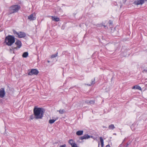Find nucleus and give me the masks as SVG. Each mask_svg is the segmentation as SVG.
Listing matches in <instances>:
<instances>
[{
  "label": "nucleus",
  "mask_w": 147,
  "mask_h": 147,
  "mask_svg": "<svg viewBox=\"0 0 147 147\" xmlns=\"http://www.w3.org/2000/svg\"><path fill=\"white\" fill-rule=\"evenodd\" d=\"M28 52H26L23 53L22 55V56L23 57L26 58L28 56Z\"/></svg>",
  "instance_id": "dca6fc26"
},
{
  "label": "nucleus",
  "mask_w": 147,
  "mask_h": 147,
  "mask_svg": "<svg viewBox=\"0 0 147 147\" xmlns=\"http://www.w3.org/2000/svg\"><path fill=\"white\" fill-rule=\"evenodd\" d=\"M18 10V5H15L11 6L9 8L10 13H12L17 11Z\"/></svg>",
  "instance_id": "7ed1b4c3"
},
{
  "label": "nucleus",
  "mask_w": 147,
  "mask_h": 147,
  "mask_svg": "<svg viewBox=\"0 0 147 147\" xmlns=\"http://www.w3.org/2000/svg\"><path fill=\"white\" fill-rule=\"evenodd\" d=\"M26 36V34L23 32H19V38H24Z\"/></svg>",
  "instance_id": "9d476101"
},
{
  "label": "nucleus",
  "mask_w": 147,
  "mask_h": 147,
  "mask_svg": "<svg viewBox=\"0 0 147 147\" xmlns=\"http://www.w3.org/2000/svg\"><path fill=\"white\" fill-rule=\"evenodd\" d=\"M99 143L98 144V147H99Z\"/></svg>",
  "instance_id": "72a5a7b5"
},
{
  "label": "nucleus",
  "mask_w": 147,
  "mask_h": 147,
  "mask_svg": "<svg viewBox=\"0 0 147 147\" xmlns=\"http://www.w3.org/2000/svg\"><path fill=\"white\" fill-rule=\"evenodd\" d=\"M100 26H104V28H107V26H106L104 24H103V23H102L100 24Z\"/></svg>",
  "instance_id": "a878e982"
},
{
  "label": "nucleus",
  "mask_w": 147,
  "mask_h": 147,
  "mask_svg": "<svg viewBox=\"0 0 147 147\" xmlns=\"http://www.w3.org/2000/svg\"><path fill=\"white\" fill-rule=\"evenodd\" d=\"M22 44L21 41L19 40V49L22 46Z\"/></svg>",
  "instance_id": "bb28decb"
},
{
  "label": "nucleus",
  "mask_w": 147,
  "mask_h": 147,
  "mask_svg": "<svg viewBox=\"0 0 147 147\" xmlns=\"http://www.w3.org/2000/svg\"><path fill=\"white\" fill-rule=\"evenodd\" d=\"M28 19L30 21H32L35 20L36 19V17L34 16L33 14L32 13L28 16Z\"/></svg>",
  "instance_id": "6e6552de"
},
{
  "label": "nucleus",
  "mask_w": 147,
  "mask_h": 147,
  "mask_svg": "<svg viewBox=\"0 0 147 147\" xmlns=\"http://www.w3.org/2000/svg\"><path fill=\"white\" fill-rule=\"evenodd\" d=\"M13 32L14 34L16 36V35H17L18 36V33L17 32L14 30H13Z\"/></svg>",
  "instance_id": "412c9836"
},
{
  "label": "nucleus",
  "mask_w": 147,
  "mask_h": 147,
  "mask_svg": "<svg viewBox=\"0 0 147 147\" xmlns=\"http://www.w3.org/2000/svg\"><path fill=\"white\" fill-rule=\"evenodd\" d=\"M130 144V142H128L126 144L125 146V147H127L128 146V145Z\"/></svg>",
  "instance_id": "cd10ccee"
},
{
  "label": "nucleus",
  "mask_w": 147,
  "mask_h": 147,
  "mask_svg": "<svg viewBox=\"0 0 147 147\" xmlns=\"http://www.w3.org/2000/svg\"><path fill=\"white\" fill-rule=\"evenodd\" d=\"M30 120L31 119L32 120L33 119H34L35 118L36 119V117H35V115H34L33 114V115H31L30 116Z\"/></svg>",
  "instance_id": "5701e85b"
},
{
  "label": "nucleus",
  "mask_w": 147,
  "mask_h": 147,
  "mask_svg": "<svg viewBox=\"0 0 147 147\" xmlns=\"http://www.w3.org/2000/svg\"><path fill=\"white\" fill-rule=\"evenodd\" d=\"M71 147H78L77 144L75 143H74L71 146Z\"/></svg>",
  "instance_id": "393cba45"
},
{
  "label": "nucleus",
  "mask_w": 147,
  "mask_h": 147,
  "mask_svg": "<svg viewBox=\"0 0 147 147\" xmlns=\"http://www.w3.org/2000/svg\"><path fill=\"white\" fill-rule=\"evenodd\" d=\"M57 54L58 53L57 52L56 54L52 55H51V57L52 58H53L56 57V56H57Z\"/></svg>",
  "instance_id": "b1692460"
},
{
  "label": "nucleus",
  "mask_w": 147,
  "mask_h": 147,
  "mask_svg": "<svg viewBox=\"0 0 147 147\" xmlns=\"http://www.w3.org/2000/svg\"><path fill=\"white\" fill-rule=\"evenodd\" d=\"M47 62H48V63H49L50 62V61H49V60L47 61Z\"/></svg>",
  "instance_id": "473e14b6"
},
{
  "label": "nucleus",
  "mask_w": 147,
  "mask_h": 147,
  "mask_svg": "<svg viewBox=\"0 0 147 147\" xmlns=\"http://www.w3.org/2000/svg\"><path fill=\"white\" fill-rule=\"evenodd\" d=\"M66 145L65 144H64L63 145H61L60 146V147H66Z\"/></svg>",
  "instance_id": "c756f323"
},
{
  "label": "nucleus",
  "mask_w": 147,
  "mask_h": 147,
  "mask_svg": "<svg viewBox=\"0 0 147 147\" xmlns=\"http://www.w3.org/2000/svg\"><path fill=\"white\" fill-rule=\"evenodd\" d=\"M5 94V92L4 89L3 88H1L0 89V97L3 98Z\"/></svg>",
  "instance_id": "39448f33"
},
{
  "label": "nucleus",
  "mask_w": 147,
  "mask_h": 147,
  "mask_svg": "<svg viewBox=\"0 0 147 147\" xmlns=\"http://www.w3.org/2000/svg\"><path fill=\"white\" fill-rule=\"evenodd\" d=\"M39 73V71L36 69H32L28 73V75L32 76L33 75H37Z\"/></svg>",
  "instance_id": "20e7f679"
},
{
  "label": "nucleus",
  "mask_w": 147,
  "mask_h": 147,
  "mask_svg": "<svg viewBox=\"0 0 147 147\" xmlns=\"http://www.w3.org/2000/svg\"><path fill=\"white\" fill-rule=\"evenodd\" d=\"M95 79H92L91 80V82L90 84H88V85L89 86H91L92 85L94 84H95Z\"/></svg>",
  "instance_id": "6ab92c4d"
},
{
  "label": "nucleus",
  "mask_w": 147,
  "mask_h": 147,
  "mask_svg": "<svg viewBox=\"0 0 147 147\" xmlns=\"http://www.w3.org/2000/svg\"><path fill=\"white\" fill-rule=\"evenodd\" d=\"M146 0H140L137 1H136L134 2L135 4L136 5H142L143 4L145 1H146Z\"/></svg>",
  "instance_id": "423d86ee"
},
{
  "label": "nucleus",
  "mask_w": 147,
  "mask_h": 147,
  "mask_svg": "<svg viewBox=\"0 0 147 147\" xmlns=\"http://www.w3.org/2000/svg\"><path fill=\"white\" fill-rule=\"evenodd\" d=\"M115 128V127L113 124H111L109 126V129H113Z\"/></svg>",
  "instance_id": "a211bd4d"
},
{
  "label": "nucleus",
  "mask_w": 147,
  "mask_h": 147,
  "mask_svg": "<svg viewBox=\"0 0 147 147\" xmlns=\"http://www.w3.org/2000/svg\"><path fill=\"white\" fill-rule=\"evenodd\" d=\"M90 136L88 134H85L83 136L80 137V140H83L84 139H87L90 138Z\"/></svg>",
  "instance_id": "1a4fd4ad"
},
{
  "label": "nucleus",
  "mask_w": 147,
  "mask_h": 147,
  "mask_svg": "<svg viewBox=\"0 0 147 147\" xmlns=\"http://www.w3.org/2000/svg\"><path fill=\"white\" fill-rule=\"evenodd\" d=\"M14 45L16 46H13L12 47V49H13V51H15L16 50H17V48L18 47V40H16V42Z\"/></svg>",
  "instance_id": "0eeeda50"
},
{
  "label": "nucleus",
  "mask_w": 147,
  "mask_h": 147,
  "mask_svg": "<svg viewBox=\"0 0 147 147\" xmlns=\"http://www.w3.org/2000/svg\"><path fill=\"white\" fill-rule=\"evenodd\" d=\"M59 111L60 114H63L65 112V110L64 109L61 110V109L59 110Z\"/></svg>",
  "instance_id": "4be33fe9"
},
{
  "label": "nucleus",
  "mask_w": 147,
  "mask_h": 147,
  "mask_svg": "<svg viewBox=\"0 0 147 147\" xmlns=\"http://www.w3.org/2000/svg\"><path fill=\"white\" fill-rule=\"evenodd\" d=\"M52 20L54 21L55 22H58L60 20V19L58 17H55L53 16H52L51 17Z\"/></svg>",
  "instance_id": "ddd939ff"
},
{
  "label": "nucleus",
  "mask_w": 147,
  "mask_h": 147,
  "mask_svg": "<svg viewBox=\"0 0 147 147\" xmlns=\"http://www.w3.org/2000/svg\"><path fill=\"white\" fill-rule=\"evenodd\" d=\"M43 109L42 107L35 106L33 109V113L36 119H42L44 114Z\"/></svg>",
  "instance_id": "f257e3e1"
},
{
  "label": "nucleus",
  "mask_w": 147,
  "mask_h": 147,
  "mask_svg": "<svg viewBox=\"0 0 147 147\" xmlns=\"http://www.w3.org/2000/svg\"><path fill=\"white\" fill-rule=\"evenodd\" d=\"M100 140L101 144V147H103L104 146V141L102 137H100Z\"/></svg>",
  "instance_id": "f3484780"
},
{
  "label": "nucleus",
  "mask_w": 147,
  "mask_h": 147,
  "mask_svg": "<svg viewBox=\"0 0 147 147\" xmlns=\"http://www.w3.org/2000/svg\"><path fill=\"white\" fill-rule=\"evenodd\" d=\"M72 88L71 87V88H70V89Z\"/></svg>",
  "instance_id": "f704fd0d"
},
{
  "label": "nucleus",
  "mask_w": 147,
  "mask_h": 147,
  "mask_svg": "<svg viewBox=\"0 0 147 147\" xmlns=\"http://www.w3.org/2000/svg\"><path fill=\"white\" fill-rule=\"evenodd\" d=\"M83 131L79 130L77 131L76 132V134L78 136H80L83 134Z\"/></svg>",
  "instance_id": "f8f14e48"
},
{
  "label": "nucleus",
  "mask_w": 147,
  "mask_h": 147,
  "mask_svg": "<svg viewBox=\"0 0 147 147\" xmlns=\"http://www.w3.org/2000/svg\"><path fill=\"white\" fill-rule=\"evenodd\" d=\"M19 9L20 8V6H19Z\"/></svg>",
  "instance_id": "2f4dec72"
},
{
  "label": "nucleus",
  "mask_w": 147,
  "mask_h": 147,
  "mask_svg": "<svg viewBox=\"0 0 147 147\" xmlns=\"http://www.w3.org/2000/svg\"><path fill=\"white\" fill-rule=\"evenodd\" d=\"M132 89H135L140 90H141V87L138 85H136L133 86L132 88Z\"/></svg>",
  "instance_id": "4468645a"
},
{
  "label": "nucleus",
  "mask_w": 147,
  "mask_h": 147,
  "mask_svg": "<svg viewBox=\"0 0 147 147\" xmlns=\"http://www.w3.org/2000/svg\"><path fill=\"white\" fill-rule=\"evenodd\" d=\"M106 147H110V146L109 144H108L106 146Z\"/></svg>",
  "instance_id": "7c9ffc66"
},
{
  "label": "nucleus",
  "mask_w": 147,
  "mask_h": 147,
  "mask_svg": "<svg viewBox=\"0 0 147 147\" xmlns=\"http://www.w3.org/2000/svg\"><path fill=\"white\" fill-rule=\"evenodd\" d=\"M70 144L71 146L74 143V141L73 140L71 139L68 142Z\"/></svg>",
  "instance_id": "aec40b11"
},
{
  "label": "nucleus",
  "mask_w": 147,
  "mask_h": 147,
  "mask_svg": "<svg viewBox=\"0 0 147 147\" xmlns=\"http://www.w3.org/2000/svg\"><path fill=\"white\" fill-rule=\"evenodd\" d=\"M58 119V118L57 117L55 118V119H52L49 120V123L50 124H52L53 123L57 120Z\"/></svg>",
  "instance_id": "2eb2a0df"
},
{
  "label": "nucleus",
  "mask_w": 147,
  "mask_h": 147,
  "mask_svg": "<svg viewBox=\"0 0 147 147\" xmlns=\"http://www.w3.org/2000/svg\"><path fill=\"white\" fill-rule=\"evenodd\" d=\"M85 102L89 104L90 105H93L95 101L94 100H87L85 101Z\"/></svg>",
  "instance_id": "9b49d317"
},
{
  "label": "nucleus",
  "mask_w": 147,
  "mask_h": 147,
  "mask_svg": "<svg viewBox=\"0 0 147 147\" xmlns=\"http://www.w3.org/2000/svg\"><path fill=\"white\" fill-rule=\"evenodd\" d=\"M109 23L110 25L112 24H113V22L111 21L110 20L109 21Z\"/></svg>",
  "instance_id": "c85d7f7f"
},
{
  "label": "nucleus",
  "mask_w": 147,
  "mask_h": 147,
  "mask_svg": "<svg viewBox=\"0 0 147 147\" xmlns=\"http://www.w3.org/2000/svg\"><path fill=\"white\" fill-rule=\"evenodd\" d=\"M15 41L14 36L13 35H9L6 36L5 38L4 43L8 46H11Z\"/></svg>",
  "instance_id": "f03ea898"
}]
</instances>
